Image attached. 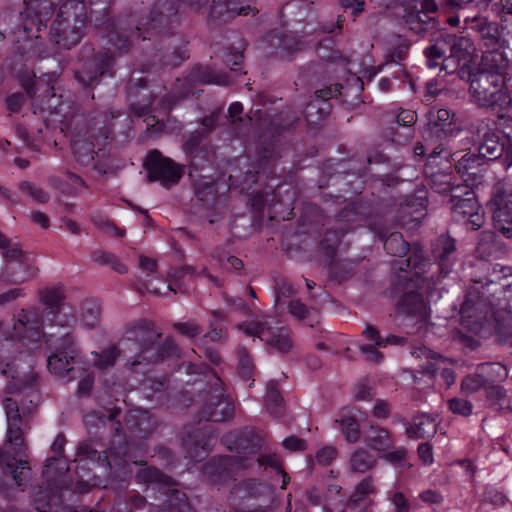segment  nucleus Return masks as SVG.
<instances>
[{
  "instance_id": "f257e3e1",
  "label": "nucleus",
  "mask_w": 512,
  "mask_h": 512,
  "mask_svg": "<svg viewBox=\"0 0 512 512\" xmlns=\"http://www.w3.org/2000/svg\"><path fill=\"white\" fill-rule=\"evenodd\" d=\"M61 131L71 135L75 160L82 166H91L99 174H106L111 168L110 153L105 149L111 138V131L98 130L90 126L83 113L64 115Z\"/></svg>"
},
{
  "instance_id": "f03ea898",
  "label": "nucleus",
  "mask_w": 512,
  "mask_h": 512,
  "mask_svg": "<svg viewBox=\"0 0 512 512\" xmlns=\"http://www.w3.org/2000/svg\"><path fill=\"white\" fill-rule=\"evenodd\" d=\"M3 408L7 417V441L14 444V456L10 457L8 453L0 450V466L4 467L5 473L11 474L15 484L24 491L26 480L29 478L31 468L27 460L19 459L16 465V457L24 454V441L22 436L23 419L19 413V407L12 398H5Z\"/></svg>"
},
{
  "instance_id": "7ed1b4c3",
  "label": "nucleus",
  "mask_w": 512,
  "mask_h": 512,
  "mask_svg": "<svg viewBox=\"0 0 512 512\" xmlns=\"http://www.w3.org/2000/svg\"><path fill=\"white\" fill-rule=\"evenodd\" d=\"M87 7L82 0H67L51 25L49 39L59 48L71 49L84 36Z\"/></svg>"
},
{
  "instance_id": "20e7f679",
  "label": "nucleus",
  "mask_w": 512,
  "mask_h": 512,
  "mask_svg": "<svg viewBox=\"0 0 512 512\" xmlns=\"http://www.w3.org/2000/svg\"><path fill=\"white\" fill-rule=\"evenodd\" d=\"M44 338L45 342L55 350L47 359L49 371L65 381H73L80 377L83 369L74 366L79 355V349L74 336L70 333H65L61 337L54 339L53 335L44 334Z\"/></svg>"
},
{
  "instance_id": "39448f33",
  "label": "nucleus",
  "mask_w": 512,
  "mask_h": 512,
  "mask_svg": "<svg viewBox=\"0 0 512 512\" xmlns=\"http://www.w3.org/2000/svg\"><path fill=\"white\" fill-rule=\"evenodd\" d=\"M468 75L472 103L485 110L501 111L505 100V76L478 71L468 72Z\"/></svg>"
},
{
  "instance_id": "423d86ee",
  "label": "nucleus",
  "mask_w": 512,
  "mask_h": 512,
  "mask_svg": "<svg viewBox=\"0 0 512 512\" xmlns=\"http://www.w3.org/2000/svg\"><path fill=\"white\" fill-rule=\"evenodd\" d=\"M179 24L178 9L171 0H158L152 7L149 17L138 21L134 29L129 28V47L135 40L150 39L146 34H162Z\"/></svg>"
},
{
  "instance_id": "0eeeda50",
  "label": "nucleus",
  "mask_w": 512,
  "mask_h": 512,
  "mask_svg": "<svg viewBox=\"0 0 512 512\" xmlns=\"http://www.w3.org/2000/svg\"><path fill=\"white\" fill-rule=\"evenodd\" d=\"M238 329L247 336L258 337L267 347L279 354H287L293 348V339L288 328L273 325L270 316L246 321L238 325Z\"/></svg>"
},
{
  "instance_id": "6e6552de",
  "label": "nucleus",
  "mask_w": 512,
  "mask_h": 512,
  "mask_svg": "<svg viewBox=\"0 0 512 512\" xmlns=\"http://www.w3.org/2000/svg\"><path fill=\"white\" fill-rule=\"evenodd\" d=\"M90 19L94 20L97 25L103 26L107 43L114 48L119 54L129 50L128 30L121 24H116L110 19H104L109 11V0H89Z\"/></svg>"
},
{
  "instance_id": "1a4fd4ad",
  "label": "nucleus",
  "mask_w": 512,
  "mask_h": 512,
  "mask_svg": "<svg viewBox=\"0 0 512 512\" xmlns=\"http://www.w3.org/2000/svg\"><path fill=\"white\" fill-rule=\"evenodd\" d=\"M162 333L157 331L152 321L138 319L125 326L123 343H133L137 346L138 352L129 360L131 367L143 363L145 350H150L161 338Z\"/></svg>"
},
{
  "instance_id": "9d476101",
  "label": "nucleus",
  "mask_w": 512,
  "mask_h": 512,
  "mask_svg": "<svg viewBox=\"0 0 512 512\" xmlns=\"http://www.w3.org/2000/svg\"><path fill=\"white\" fill-rule=\"evenodd\" d=\"M210 390L198 412L199 420L222 422L232 417L234 406L224 393L222 380L213 374L209 382Z\"/></svg>"
},
{
  "instance_id": "9b49d317",
  "label": "nucleus",
  "mask_w": 512,
  "mask_h": 512,
  "mask_svg": "<svg viewBox=\"0 0 512 512\" xmlns=\"http://www.w3.org/2000/svg\"><path fill=\"white\" fill-rule=\"evenodd\" d=\"M143 167L147 171L149 182L159 181L166 188L177 184L183 175L180 165L156 149L147 154Z\"/></svg>"
},
{
  "instance_id": "f8f14e48",
  "label": "nucleus",
  "mask_w": 512,
  "mask_h": 512,
  "mask_svg": "<svg viewBox=\"0 0 512 512\" xmlns=\"http://www.w3.org/2000/svg\"><path fill=\"white\" fill-rule=\"evenodd\" d=\"M114 64L115 58L110 52L96 53L75 71V78L84 88L94 87L103 77L114 75Z\"/></svg>"
},
{
  "instance_id": "ddd939ff",
  "label": "nucleus",
  "mask_w": 512,
  "mask_h": 512,
  "mask_svg": "<svg viewBox=\"0 0 512 512\" xmlns=\"http://www.w3.org/2000/svg\"><path fill=\"white\" fill-rule=\"evenodd\" d=\"M252 0H212L206 21L209 27H219L230 22L236 16L255 15L258 10L251 6Z\"/></svg>"
},
{
  "instance_id": "4468645a",
  "label": "nucleus",
  "mask_w": 512,
  "mask_h": 512,
  "mask_svg": "<svg viewBox=\"0 0 512 512\" xmlns=\"http://www.w3.org/2000/svg\"><path fill=\"white\" fill-rule=\"evenodd\" d=\"M252 459L248 456L230 455L213 458L204 465L203 472L214 484H225L234 475L248 468Z\"/></svg>"
},
{
  "instance_id": "2eb2a0df",
  "label": "nucleus",
  "mask_w": 512,
  "mask_h": 512,
  "mask_svg": "<svg viewBox=\"0 0 512 512\" xmlns=\"http://www.w3.org/2000/svg\"><path fill=\"white\" fill-rule=\"evenodd\" d=\"M60 1L61 0H23L27 15H35V17L27 18L23 21L22 30L27 39L40 38L42 28H47L46 22Z\"/></svg>"
},
{
  "instance_id": "dca6fc26",
  "label": "nucleus",
  "mask_w": 512,
  "mask_h": 512,
  "mask_svg": "<svg viewBox=\"0 0 512 512\" xmlns=\"http://www.w3.org/2000/svg\"><path fill=\"white\" fill-rule=\"evenodd\" d=\"M455 114L448 109H430L426 114L427 123L422 131L426 142L437 143L448 138L453 131Z\"/></svg>"
},
{
  "instance_id": "f3484780",
  "label": "nucleus",
  "mask_w": 512,
  "mask_h": 512,
  "mask_svg": "<svg viewBox=\"0 0 512 512\" xmlns=\"http://www.w3.org/2000/svg\"><path fill=\"white\" fill-rule=\"evenodd\" d=\"M5 258L4 274L12 283H22L34 276L35 273L28 256L17 243H11L3 252Z\"/></svg>"
},
{
  "instance_id": "a211bd4d",
  "label": "nucleus",
  "mask_w": 512,
  "mask_h": 512,
  "mask_svg": "<svg viewBox=\"0 0 512 512\" xmlns=\"http://www.w3.org/2000/svg\"><path fill=\"white\" fill-rule=\"evenodd\" d=\"M127 95L130 100L131 109L138 115L144 116L154 101L151 93L147 90V80L141 72H133L126 86Z\"/></svg>"
},
{
  "instance_id": "6ab92c4d",
  "label": "nucleus",
  "mask_w": 512,
  "mask_h": 512,
  "mask_svg": "<svg viewBox=\"0 0 512 512\" xmlns=\"http://www.w3.org/2000/svg\"><path fill=\"white\" fill-rule=\"evenodd\" d=\"M222 442L239 456L254 454L262 446V438L248 427L227 433Z\"/></svg>"
},
{
  "instance_id": "aec40b11",
  "label": "nucleus",
  "mask_w": 512,
  "mask_h": 512,
  "mask_svg": "<svg viewBox=\"0 0 512 512\" xmlns=\"http://www.w3.org/2000/svg\"><path fill=\"white\" fill-rule=\"evenodd\" d=\"M466 26L479 33L484 46L488 49L502 48L504 39L502 38V27L497 22L489 21L486 17L475 15L465 16Z\"/></svg>"
},
{
  "instance_id": "412c9836",
  "label": "nucleus",
  "mask_w": 512,
  "mask_h": 512,
  "mask_svg": "<svg viewBox=\"0 0 512 512\" xmlns=\"http://www.w3.org/2000/svg\"><path fill=\"white\" fill-rule=\"evenodd\" d=\"M447 41L448 56L444 59V69L457 68L462 65L461 72L465 73L464 67L470 61L473 50L472 42L466 37L445 35Z\"/></svg>"
},
{
  "instance_id": "4be33fe9",
  "label": "nucleus",
  "mask_w": 512,
  "mask_h": 512,
  "mask_svg": "<svg viewBox=\"0 0 512 512\" xmlns=\"http://www.w3.org/2000/svg\"><path fill=\"white\" fill-rule=\"evenodd\" d=\"M432 256L438 265V270L446 277L457 261L456 240L442 234L432 243Z\"/></svg>"
},
{
  "instance_id": "5701e85b",
  "label": "nucleus",
  "mask_w": 512,
  "mask_h": 512,
  "mask_svg": "<svg viewBox=\"0 0 512 512\" xmlns=\"http://www.w3.org/2000/svg\"><path fill=\"white\" fill-rule=\"evenodd\" d=\"M512 139L502 135L501 132L488 130L483 134V137L478 145V153L482 158L488 160H495L502 156L506 150L509 157H511L510 141Z\"/></svg>"
},
{
  "instance_id": "b1692460",
  "label": "nucleus",
  "mask_w": 512,
  "mask_h": 512,
  "mask_svg": "<svg viewBox=\"0 0 512 512\" xmlns=\"http://www.w3.org/2000/svg\"><path fill=\"white\" fill-rule=\"evenodd\" d=\"M41 303L45 306L41 312L43 321H48L50 326L56 321L65 300V290L62 285L45 287L39 291Z\"/></svg>"
},
{
  "instance_id": "393cba45",
  "label": "nucleus",
  "mask_w": 512,
  "mask_h": 512,
  "mask_svg": "<svg viewBox=\"0 0 512 512\" xmlns=\"http://www.w3.org/2000/svg\"><path fill=\"white\" fill-rule=\"evenodd\" d=\"M182 445L188 458L192 461H200L210 452L209 434L207 430L197 428L183 437Z\"/></svg>"
},
{
  "instance_id": "a878e982",
  "label": "nucleus",
  "mask_w": 512,
  "mask_h": 512,
  "mask_svg": "<svg viewBox=\"0 0 512 512\" xmlns=\"http://www.w3.org/2000/svg\"><path fill=\"white\" fill-rule=\"evenodd\" d=\"M397 312L399 314L415 317L420 321L427 318V305L420 293L410 290L402 295L398 304Z\"/></svg>"
},
{
  "instance_id": "bb28decb",
  "label": "nucleus",
  "mask_w": 512,
  "mask_h": 512,
  "mask_svg": "<svg viewBox=\"0 0 512 512\" xmlns=\"http://www.w3.org/2000/svg\"><path fill=\"white\" fill-rule=\"evenodd\" d=\"M509 60L500 48L488 49L482 55L478 72H488L506 77Z\"/></svg>"
},
{
  "instance_id": "cd10ccee",
  "label": "nucleus",
  "mask_w": 512,
  "mask_h": 512,
  "mask_svg": "<svg viewBox=\"0 0 512 512\" xmlns=\"http://www.w3.org/2000/svg\"><path fill=\"white\" fill-rule=\"evenodd\" d=\"M369 213L370 207L367 204L352 203L340 211L338 219L340 222L349 224V227L346 228L348 232L350 229L363 224H368L370 226L368 219Z\"/></svg>"
},
{
  "instance_id": "c85d7f7f",
  "label": "nucleus",
  "mask_w": 512,
  "mask_h": 512,
  "mask_svg": "<svg viewBox=\"0 0 512 512\" xmlns=\"http://www.w3.org/2000/svg\"><path fill=\"white\" fill-rule=\"evenodd\" d=\"M402 423L406 426L407 436L415 440L432 437L437 431L435 420L426 414L415 416L413 424L406 419H402Z\"/></svg>"
},
{
  "instance_id": "c756f323",
  "label": "nucleus",
  "mask_w": 512,
  "mask_h": 512,
  "mask_svg": "<svg viewBox=\"0 0 512 512\" xmlns=\"http://www.w3.org/2000/svg\"><path fill=\"white\" fill-rule=\"evenodd\" d=\"M268 41L270 46L275 48L282 57L303 50V43L292 34L273 31L269 34Z\"/></svg>"
},
{
  "instance_id": "7c9ffc66",
  "label": "nucleus",
  "mask_w": 512,
  "mask_h": 512,
  "mask_svg": "<svg viewBox=\"0 0 512 512\" xmlns=\"http://www.w3.org/2000/svg\"><path fill=\"white\" fill-rule=\"evenodd\" d=\"M170 357H179V347L172 337H167L162 345L145 350L143 363L154 364Z\"/></svg>"
},
{
  "instance_id": "2f4dec72",
  "label": "nucleus",
  "mask_w": 512,
  "mask_h": 512,
  "mask_svg": "<svg viewBox=\"0 0 512 512\" xmlns=\"http://www.w3.org/2000/svg\"><path fill=\"white\" fill-rule=\"evenodd\" d=\"M347 233V229H329L324 234L319 244V252L324 257L325 265L332 264L337 252L341 237Z\"/></svg>"
},
{
  "instance_id": "473e14b6",
  "label": "nucleus",
  "mask_w": 512,
  "mask_h": 512,
  "mask_svg": "<svg viewBox=\"0 0 512 512\" xmlns=\"http://www.w3.org/2000/svg\"><path fill=\"white\" fill-rule=\"evenodd\" d=\"M485 306L484 299L479 296L477 291L467 293L464 302L460 307V314L463 319L474 318L476 322L486 318V313L482 309Z\"/></svg>"
},
{
  "instance_id": "72a5a7b5",
  "label": "nucleus",
  "mask_w": 512,
  "mask_h": 512,
  "mask_svg": "<svg viewBox=\"0 0 512 512\" xmlns=\"http://www.w3.org/2000/svg\"><path fill=\"white\" fill-rule=\"evenodd\" d=\"M396 122L405 129V132L400 133L397 131L391 140L397 145H404L414 136L411 127L417 122V114L412 110H401L397 115Z\"/></svg>"
},
{
  "instance_id": "f704fd0d",
  "label": "nucleus",
  "mask_w": 512,
  "mask_h": 512,
  "mask_svg": "<svg viewBox=\"0 0 512 512\" xmlns=\"http://www.w3.org/2000/svg\"><path fill=\"white\" fill-rule=\"evenodd\" d=\"M409 47V42L401 36L395 35L391 37L390 48L388 49L385 57L386 65L396 64L397 71H403V68L399 65V63L407 57Z\"/></svg>"
},
{
  "instance_id": "c9c22d12",
  "label": "nucleus",
  "mask_w": 512,
  "mask_h": 512,
  "mask_svg": "<svg viewBox=\"0 0 512 512\" xmlns=\"http://www.w3.org/2000/svg\"><path fill=\"white\" fill-rule=\"evenodd\" d=\"M186 81L191 82H200L204 84H218V85H228L230 84L229 76L216 72L211 68H201L198 67L194 69L189 76L186 78Z\"/></svg>"
},
{
  "instance_id": "e433bc0d",
  "label": "nucleus",
  "mask_w": 512,
  "mask_h": 512,
  "mask_svg": "<svg viewBox=\"0 0 512 512\" xmlns=\"http://www.w3.org/2000/svg\"><path fill=\"white\" fill-rule=\"evenodd\" d=\"M265 406L269 414L274 417H281L285 412L284 401L275 380H271L267 384Z\"/></svg>"
},
{
  "instance_id": "4c0bfd02",
  "label": "nucleus",
  "mask_w": 512,
  "mask_h": 512,
  "mask_svg": "<svg viewBox=\"0 0 512 512\" xmlns=\"http://www.w3.org/2000/svg\"><path fill=\"white\" fill-rule=\"evenodd\" d=\"M480 210V205L477 201L475 192H468L461 200L451 205V212L455 221H465L468 215L473 214L474 211Z\"/></svg>"
},
{
  "instance_id": "58836bf2",
  "label": "nucleus",
  "mask_w": 512,
  "mask_h": 512,
  "mask_svg": "<svg viewBox=\"0 0 512 512\" xmlns=\"http://www.w3.org/2000/svg\"><path fill=\"white\" fill-rule=\"evenodd\" d=\"M376 457L364 448L355 450L349 459L350 470L354 473L363 474L376 466Z\"/></svg>"
},
{
  "instance_id": "ea45409f",
  "label": "nucleus",
  "mask_w": 512,
  "mask_h": 512,
  "mask_svg": "<svg viewBox=\"0 0 512 512\" xmlns=\"http://www.w3.org/2000/svg\"><path fill=\"white\" fill-rule=\"evenodd\" d=\"M77 455L79 457H84L85 459L96 461L99 464L108 466L110 468H112L114 465H117L112 449L110 450L109 457L106 451L99 452L90 443L87 442L79 444L77 448Z\"/></svg>"
},
{
  "instance_id": "a19ab883",
  "label": "nucleus",
  "mask_w": 512,
  "mask_h": 512,
  "mask_svg": "<svg viewBox=\"0 0 512 512\" xmlns=\"http://www.w3.org/2000/svg\"><path fill=\"white\" fill-rule=\"evenodd\" d=\"M168 510H161L155 505H150V512H195L185 493L177 489H169Z\"/></svg>"
},
{
  "instance_id": "79ce46f5",
  "label": "nucleus",
  "mask_w": 512,
  "mask_h": 512,
  "mask_svg": "<svg viewBox=\"0 0 512 512\" xmlns=\"http://www.w3.org/2000/svg\"><path fill=\"white\" fill-rule=\"evenodd\" d=\"M427 58L426 63L429 68H435L439 65V61H442L444 67V59L448 56L447 41L444 36L439 37L434 44L427 47L424 51Z\"/></svg>"
},
{
  "instance_id": "37998d69",
  "label": "nucleus",
  "mask_w": 512,
  "mask_h": 512,
  "mask_svg": "<svg viewBox=\"0 0 512 512\" xmlns=\"http://www.w3.org/2000/svg\"><path fill=\"white\" fill-rule=\"evenodd\" d=\"M90 259L100 266H110L115 272L125 274L128 269L120 259L113 253L102 249H96L91 252Z\"/></svg>"
},
{
  "instance_id": "c03bdc74",
  "label": "nucleus",
  "mask_w": 512,
  "mask_h": 512,
  "mask_svg": "<svg viewBox=\"0 0 512 512\" xmlns=\"http://www.w3.org/2000/svg\"><path fill=\"white\" fill-rule=\"evenodd\" d=\"M380 238L384 241V249L390 255L397 257H404L410 250V245L404 240L403 236L399 232H393L385 239L380 234Z\"/></svg>"
},
{
  "instance_id": "a18cd8bd",
  "label": "nucleus",
  "mask_w": 512,
  "mask_h": 512,
  "mask_svg": "<svg viewBox=\"0 0 512 512\" xmlns=\"http://www.w3.org/2000/svg\"><path fill=\"white\" fill-rule=\"evenodd\" d=\"M135 478L138 483H156L168 488L173 485V480L169 476L150 466L140 469Z\"/></svg>"
},
{
  "instance_id": "49530a36",
  "label": "nucleus",
  "mask_w": 512,
  "mask_h": 512,
  "mask_svg": "<svg viewBox=\"0 0 512 512\" xmlns=\"http://www.w3.org/2000/svg\"><path fill=\"white\" fill-rule=\"evenodd\" d=\"M412 355L416 358L425 359L426 362L419 366L418 372L430 377L435 376L438 367L435 360L440 359L441 355L433 352L427 347H419L412 352Z\"/></svg>"
},
{
  "instance_id": "de8ad7c7",
  "label": "nucleus",
  "mask_w": 512,
  "mask_h": 512,
  "mask_svg": "<svg viewBox=\"0 0 512 512\" xmlns=\"http://www.w3.org/2000/svg\"><path fill=\"white\" fill-rule=\"evenodd\" d=\"M368 446L377 451H386L393 446V441L388 430L382 427H371L370 434L366 437Z\"/></svg>"
},
{
  "instance_id": "09e8293b",
  "label": "nucleus",
  "mask_w": 512,
  "mask_h": 512,
  "mask_svg": "<svg viewBox=\"0 0 512 512\" xmlns=\"http://www.w3.org/2000/svg\"><path fill=\"white\" fill-rule=\"evenodd\" d=\"M234 492L241 497L258 498L265 493H271V488L255 479L242 481L235 485Z\"/></svg>"
},
{
  "instance_id": "8fccbe9b",
  "label": "nucleus",
  "mask_w": 512,
  "mask_h": 512,
  "mask_svg": "<svg viewBox=\"0 0 512 512\" xmlns=\"http://www.w3.org/2000/svg\"><path fill=\"white\" fill-rule=\"evenodd\" d=\"M487 385L503 381L508 376V371L501 363H482L477 367Z\"/></svg>"
},
{
  "instance_id": "3c124183",
  "label": "nucleus",
  "mask_w": 512,
  "mask_h": 512,
  "mask_svg": "<svg viewBox=\"0 0 512 512\" xmlns=\"http://www.w3.org/2000/svg\"><path fill=\"white\" fill-rule=\"evenodd\" d=\"M453 176L444 171L428 172L426 171L427 185L436 193L444 194L451 189Z\"/></svg>"
},
{
  "instance_id": "603ef678",
  "label": "nucleus",
  "mask_w": 512,
  "mask_h": 512,
  "mask_svg": "<svg viewBox=\"0 0 512 512\" xmlns=\"http://www.w3.org/2000/svg\"><path fill=\"white\" fill-rule=\"evenodd\" d=\"M377 491L374 485V479L372 476H367L363 478L354 488L352 494L348 498L350 500V506L353 508L354 503L356 502H369L367 497L371 494H375Z\"/></svg>"
},
{
  "instance_id": "864d4df0",
  "label": "nucleus",
  "mask_w": 512,
  "mask_h": 512,
  "mask_svg": "<svg viewBox=\"0 0 512 512\" xmlns=\"http://www.w3.org/2000/svg\"><path fill=\"white\" fill-rule=\"evenodd\" d=\"M101 308L100 305L93 300H87L81 307V322L82 324L92 329L96 327L100 321Z\"/></svg>"
},
{
  "instance_id": "5fc2aeb1",
  "label": "nucleus",
  "mask_w": 512,
  "mask_h": 512,
  "mask_svg": "<svg viewBox=\"0 0 512 512\" xmlns=\"http://www.w3.org/2000/svg\"><path fill=\"white\" fill-rule=\"evenodd\" d=\"M338 427L342 431L345 439L350 443H355L360 438V428L355 417L351 415H343L335 420Z\"/></svg>"
},
{
  "instance_id": "6e6d98bb",
  "label": "nucleus",
  "mask_w": 512,
  "mask_h": 512,
  "mask_svg": "<svg viewBox=\"0 0 512 512\" xmlns=\"http://www.w3.org/2000/svg\"><path fill=\"white\" fill-rule=\"evenodd\" d=\"M94 366L99 370H106L113 367L117 358L121 355V350L117 346L111 345L103 349L100 353L93 352Z\"/></svg>"
},
{
  "instance_id": "4d7b16f0",
  "label": "nucleus",
  "mask_w": 512,
  "mask_h": 512,
  "mask_svg": "<svg viewBox=\"0 0 512 512\" xmlns=\"http://www.w3.org/2000/svg\"><path fill=\"white\" fill-rule=\"evenodd\" d=\"M403 20L407 28L418 35H423L430 30H433V22L425 21L417 13L411 10L405 12Z\"/></svg>"
},
{
  "instance_id": "13d9d810",
  "label": "nucleus",
  "mask_w": 512,
  "mask_h": 512,
  "mask_svg": "<svg viewBox=\"0 0 512 512\" xmlns=\"http://www.w3.org/2000/svg\"><path fill=\"white\" fill-rule=\"evenodd\" d=\"M328 266L330 269V276L341 282L352 275L355 263L347 259L337 260L335 262L332 260V264Z\"/></svg>"
},
{
  "instance_id": "bf43d9fd",
  "label": "nucleus",
  "mask_w": 512,
  "mask_h": 512,
  "mask_svg": "<svg viewBox=\"0 0 512 512\" xmlns=\"http://www.w3.org/2000/svg\"><path fill=\"white\" fill-rule=\"evenodd\" d=\"M18 188L23 194L29 196L34 201L40 204H45L50 199V195L48 192H46L41 187L37 186L36 184L30 181L20 182Z\"/></svg>"
},
{
  "instance_id": "052dcab7",
  "label": "nucleus",
  "mask_w": 512,
  "mask_h": 512,
  "mask_svg": "<svg viewBox=\"0 0 512 512\" xmlns=\"http://www.w3.org/2000/svg\"><path fill=\"white\" fill-rule=\"evenodd\" d=\"M492 0H442L441 6L447 11L461 10L471 5L478 10L486 9Z\"/></svg>"
},
{
  "instance_id": "680f3d73",
  "label": "nucleus",
  "mask_w": 512,
  "mask_h": 512,
  "mask_svg": "<svg viewBox=\"0 0 512 512\" xmlns=\"http://www.w3.org/2000/svg\"><path fill=\"white\" fill-rule=\"evenodd\" d=\"M337 456V450L332 446H326L317 451L315 457L307 456V463L310 470L313 469L314 463L317 462L322 466L329 465Z\"/></svg>"
},
{
  "instance_id": "e2e57ef3",
  "label": "nucleus",
  "mask_w": 512,
  "mask_h": 512,
  "mask_svg": "<svg viewBox=\"0 0 512 512\" xmlns=\"http://www.w3.org/2000/svg\"><path fill=\"white\" fill-rule=\"evenodd\" d=\"M481 159L482 157L479 154L476 155L474 153H466L458 160L456 167L459 173H462L463 175H474L476 172L472 170L481 164Z\"/></svg>"
},
{
  "instance_id": "0e129e2a",
  "label": "nucleus",
  "mask_w": 512,
  "mask_h": 512,
  "mask_svg": "<svg viewBox=\"0 0 512 512\" xmlns=\"http://www.w3.org/2000/svg\"><path fill=\"white\" fill-rule=\"evenodd\" d=\"M18 317L22 322H24L25 326L29 330L38 331L45 324L49 325L48 321H43V318L38 314L36 310H22Z\"/></svg>"
},
{
  "instance_id": "69168bd1",
  "label": "nucleus",
  "mask_w": 512,
  "mask_h": 512,
  "mask_svg": "<svg viewBox=\"0 0 512 512\" xmlns=\"http://www.w3.org/2000/svg\"><path fill=\"white\" fill-rule=\"evenodd\" d=\"M238 358H239V375L243 380L249 381L252 379L253 374V363L250 359L247 350L242 347L238 349Z\"/></svg>"
},
{
  "instance_id": "338daca9",
  "label": "nucleus",
  "mask_w": 512,
  "mask_h": 512,
  "mask_svg": "<svg viewBox=\"0 0 512 512\" xmlns=\"http://www.w3.org/2000/svg\"><path fill=\"white\" fill-rule=\"evenodd\" d=\"M275 305H279L282 297L288 298L296 293L292 283L284 277H278L275 279Z\"/></svg>"
},
{
  "instance_id": "774afa93",
  "label": "nucleus",
  "mask_w": 512,
  "mask_h": 512,
  "mask_svg": "<svg viewBox=\"0 0 512 512\" xmlns=\"http://www.w3.org/2000/svg\"><path fill=\"white\" fill-rule=\"evenodd\" d=\"M498 343L512 348V319L507 318L498 324L496 331Z\"/></svg>"
}]
</instances>
